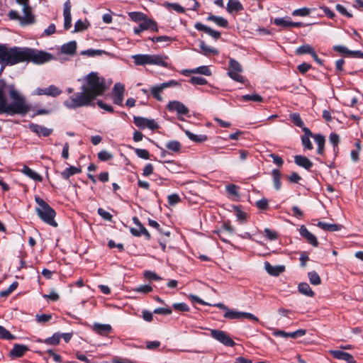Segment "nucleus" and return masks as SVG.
<instances>
[{
	"label": "nucleus",
	"instance_id": "obj_1",
	"mask_svg": "<svg viewBox=\"0 0 363 363\" xmlns=\"http://www.w3.org/2000/svg\"><path fill=\"white\" fill-rule=\"evenodd\" d=\"M79 81L83 82L81 91L74 93L63 102L67 109L94 106V99L106 90L105 79L97 72H91Z\"/></svg>",
	"mask_w": 363,
	"mask_h": 363
},
{
	"label": "nucleus",
	"instance_id": "obj_54",
	"mask_svg": "<svg viewBox=\"0 0 363 363\" xmlns=\"http://www.w3.org/2000/svg\"><path fill=\"white\" fill-rule=\"evenodd\" d=\"M98 214L104 220L111 221L113 216L102 208H99L97 210Z\"/></svg>",
	"mask_w": 363,
	"mask_h": 363
},
{
	"label": "nucleus",
	"instance_id": "obj_59",
	"mask_svg": "<svg viewBox=\"0 0 363 363\" xmlns=\"http://www.w3.org/2000/svg\"><path fill=\"white\" fill-rule=\"evenodd\" d=\"M125 91V86L121 83H116L114 84L113 94L118 95H123Z\"/></svg>",
	"mask_w": 363,
	"mask_h": 363
},
{
	"label": "nucleus",
	"instance_id": "obj_37",
	"mask_svg": "<svg viewBox=\"0 0 363 363\" xmlns=\"http://www.w3.org/2000/svg\"><path fill=\"white\" fill-rule=\"evenodd\" d=\"M129 18L136 23H139L143 20H145V18L147 17V15L142 12L138 11H132L128 13Z\"/></svg>",
	"mask_w": 363,
	"mask_h": 363
},
{
	"label": "nucleus",
	"instance_id": "obj_61",
	"mask_svg": "<svg viewBox=\"0 0 363 363\" xmlns=\"http://www.w3.org/2000/svg\"><path fill=\"white\" fill-rule=\"evenodd\" d=\"M173 308L178 311L187 312L189 311V307L185 303H174Z\"/></svg>",
	"mask_w": 363,
	"mask_h": 363
},
{
	"label": "nucleus",
	"instance_id": "obj_34",
	"mask_svg": "<svg viewBox=\"0 0 363 363\" xmlns=\"http://www.w3.org/2000/svg\"><path fill=\"white\" fill-rule=\"evenodd\" d=\"M272 175L273 177V183L276 190L279 191L281 186V172L279 169H273L272 172Z\"/></svg>",
	"mask_w": 363,
	"mask_h": 363
},
{
	"label": "nucleus",
	"instance_id": "obj_42",
	"mask_svg": "<svg viewBox=\"0 0 363 363\" xmlns=\"http://www.w3.org/2000/svg\"><path fill=\"white\" fill-rule=\"evenodd\" d=\"M242 100L243 101H252L255 102L261 103L263 101V98L257 94H246L242 96Z\"/></svg>",
	"mask_w": 363,
	"mask_h": 363
},
{
	"label": "nucleus",
	"instance_id": "obj_17",
	"mask_svg": "<svg viewBox=\"0 0 363 363\" xmlns=\"http://www.w3.org/2000/svg\"><path fill=\"white\" fill-rule=\"evenodd\" d=\"M63 16L65 29L68 30L72 25L71 3L69 0L64 4Z\"/></svg>",
	"mask_w": 363,
	"mask_h": 363
},
{
	"label": "nucleus",
	"instance_id": "obj_12",
	"mask_svg": "<svg viewBox=\"0 0 363 363\" xmlns=\"http://www.w3.org/2000/svg\"><path fill=\"white\" fill-rule=\"evenodd\" d=\"M133 123L140 129L147 128L155 130L159 128V125L154 119H149L141 116H133Z\"/></svg>",
	"mask_w": 363,
	"mask_h": 363
},
{
	"label": "nucleus",
	"instance_id": "obj_29",
	"mask_svg": "<svg viewBox=\"0 0 363 363\" xmlns=\"http://www.w3.org/2000/svg\"><path fill=\"white\" fill-rule=\"evenodd\" d=\"M82 172L80 168L71 166L68 168H66L63 172H62L61 175L63 179H68L71 176L79 174Z\"/></svg>",
	"mask_w": 363,
	"mask_h": 363
},
{
	"label": "nucleus",
	"instance_id": "obj_18",
	"mask_svg": "<svg viewBox=\"0 0 363 363\" xmlns=\"http://www.w3.org/2000/svg\"><path fill=\"white\" fill-rule=\"evenodd\" d=\"M194 28L201 31H203L215 40H218L220 37V33L208 27L200 22H197L194 25Z\"/></svg>",
	"mask_w": 363,
	"mask_h": 363
},
{
	"label": "nucleus",
	"instance_id": "obj_19",
	"mask_svg": "<svg viewBox=\"0 0 363 363\" xmlns=\"http://www.w3.org/2000/svg\"><path fill=\"white\" fill-rule=\"evenodd\" d=\"M304 135L301 137V143L305 150H311L313 148L310 138H312L313 133L308 128H303Z\"/></svg>",
	"mask_w": 363,
	"mask_h": 363
},
{
	"label": "nucleus",
	"instance_id": "obj_56",
	"mask_svg": "<svg viewBox=\"0 0 363 363\" xmlns=\"http://www.w3.org/2000/svg\"><path fill=\"white\" fill-rule=\"evenodd\" d=\"M136 155L142 159L148 160L150 158V153L145 149L136 148L135 150Z\"/></svg>",
	"mask_w": 363,
	"mask_h": 363
},
{
	"label": "nucleus",
	"instance_id": "obj_46",
	"mask_svg": "<svg viewBox=\"0 0 363 363\" xmlns=\"http://www.w3.org/2000/svg\"><path fill=\"white\" fill-rule=\"evenodd\" d=\"M16 337L12 335L4 327L0 325V339L3 340H14Z\"/></svg>",
	"mask_w": 363,
	"mask_h": 363
},
{
	"label": "nucleus",
	"instance_id": "obj_10",
	"mask_svg": "<svg viewBox=\"0 0 363 363\" xmlns=\"http://www.w3.org/2000/svg\"><path fill=\"white\" fill-rule=\"evenodd\" d=\"M150 30L157 32L158 26L155 21L146 17L145 20H143L138 23V26L133 28V32L135 35H140L144 30Z\"/></svg>",
	"mask_w": 363,
	"mask_h": 363
},
{
	"label": "nucleus",
	"instance_id": "obj_62",
	"mask_svg": "<svg viewBox=\"0 0 363 363\" xmlns=\"http://www.w3.org/2000/svg\"><path fill=\"white\" fill-rule=\"evenodd\" d=\"M256 206L259 209V210H266L268 208V206H269V203H268V200L265 198H263L260 200H258L256 201Z\"/></svg>",
	"mask_w": 363,
	"mask_h": 363
},
{
	"label": "nucleus",
	"instance_id": "obj_52",
	"mask_svg": "<svg viewBox=\"0 0 363 363\" xmlns=\"http://www.w3.org/2000/svg\"><path fill=\"white\" fill-rule=\"evenodd\" d=\"M311 13V9L308 8H301L296 9L292 12L293 16H306Z\"/></svg>",
	"mask_w": 363,
	"mask_h": 363
},
{
	"label": "nucleus",
	"instance_id": "obj_41",
	"mask_svg": "<svg viewBox=\"0 0 363 363\" xmlns=\"http://www.w3.org/2000/svg\"><path fill=\"white\" fill-rule=\"evenodd\" d=\"M290 118L291 121L294 123V124L299 128H301L302 129L303 128H306L304 126V123L302 121L300 114L298 113H293L290 114Z\"/></svg>",
	"mask_w": 363,
	"mask_h": 363
},
{
	"label": "nucleus",
	"instance_id": "obj_20",
	"mask_svg": "<svg viewBox=\"0 0 363 363\" xmlns=\"http://www.w3.org/2000/svg\"><path fill=\"white\" fill-rule=\"evenodd\" d=\"M294 162L299 167L309 170L313 165V162L306 157L303 155H296Z\"/></svg>",
	"mask_w": 363,
	"mask_h": 363
},
{
	"label": "nucleus",
	"instance_id": "obj_8",
	"mask_svg": "<svg viewBox=\"0 0 363 363\" xmlns=\"http://www.w3.org/2000/svg\"><path fill=\"white\" fill-rule=\"evenodd\" d=\"M242 72V67L240 62L235 59L230 58L229 60L228 75L235 82L244 83L245 77L241 74Z\"/></svg>",
	"mask_w": 363,
	"mask_h": 363
},
{
	"label": "nucleus",
	"instance_id": "obj_27",
	"mask_svg": "<svg viewBox=\"0 0 363 363\" xmlns=\"http://www.w3.org/2000/svg\"><path fill=\"white\" fill-rule=\"evenodd\" d=\"M77 50V43L75 41H70L64 44L61 48V52L63 54L74 55Z\"/></svg>",
	"mask_w": 363,
	"mask_h": 363
},
{
	"label": "nucleus",
	"instance_id": "obj_26",
	"mask_svg": "<svg viewBox=\"0 0 363 363\" xmlns=\"http://www.w3.org/2000/svg\"><path fill=\"white\" fill-rule=\"evenodd\" d=\"M207 21H212L215 23L216 25H218L220 27L222 28H227L228 26V21L221 16H217L213 14H209L207 17Z\"/></svg>",
	"mask_w": 363,
	"mask_h": 363
},
{
	"label": "nucleus",
	"instance_id": "obj_6",
	"mask_svg": "<svg viewBox=\"0 0 363 363\" xmlns=\"http://www.w3.org/2000/svg\"><path fill=\"white\" fill-rule=\"evenodd\" d=\"M52 55L42 50H38L28 48L23 49V62H31L34 64L41 65L50 61Z\"/></svg>",
	"mask_w": 363,
	"mask_h": 363
},
{
	"label": "nucleus",
	"instance_id": "obj_22",
	"mask_svg": "<svg viewBox=\"0 0 363 363\" xmlns=\"http://www.w3.org/2000/svg\"><path fill=\"white\" fill-rule=\"evenodd\" d=\"M21 172L35 182H41L43 181V177L41 175L26 165L23 166V169H21Z\"/></svg>",
	"mask_w": 363,
	"mask_h": 363
},
{
	"label": "nucleus",
	"instance_id": "obj_32",
	"mask_svg": "<svg viewBox=\"0 0 363 363\" xmlns=\"http://www.w3.org/2000/svg\"><path fill=\"white\" fill-rule=\"evenodd\" d=\"M317 225L321 229L330 232H335L340 230V226L337 224H330L320 221L318 223Z\"/></svg>",
	"mask_w": 363,
	"mask_h": 363
},
{
	"label": "nucleus",
	"instance_id": "obj_30",
	"mask_svg": "<svg viewBox=\"0 0 363 363\" xmlns=\"http://www.w3.org/2000/svg\"><path fill=\"white\" fill-rule=\"evenodd\" d=\"M186 135L193 142L195 143H202L207 140V136L206 135H197L191 133L189 130H185Z\"/></svg>",
	"mask_w": 363,
	"mask_h": 363
},
{
	"label": "nucleus",
	"instance_id": "obj_36",
	"mask_svg": "<svg viewBox=\"0 0 363 363\" xmlns=\"http://www.w3.org/2000/svg\"><path fill=\"white\" fill-rule=\"evenodd\" d=\"M60 338L61 335L56 333L52 337L45 339L43 342L48 345H57L60 343ZM38 342H43V340H38Z\"/></svg>",
	"mask_w": 363,
	"mask_h": 363
},
{
	"label": "nucleus",
	"instance_id": "obj_9",
	"mask_svg": "<svg viewBox=\"0 0 363 363\" xmlns=\"http://www.w3.org/2000/svg\"><path fill=\"white\" fill-rule=\"evenodd\" d=\"M167 108L170 112H176L177 118L180 121H183V116L187 115L189 111V108L179 101H169L167 105Z\"/></svg>",
	"mask_w": 363,
	"mask_h": 363
},
{
	"label": "nucleus",
	"instance_id": "obj_47",
	"mask_svg": "<svg viewBox=\"0 0 363 363\" xmlns=\"http://www.w3.org/2000/svg\"><path fill=\"white\" fill-rule=\"evenodd\" d=\"M18 287V282H13L8 289L0 291V297L9 296Z\"/></svg>",
	"mask_w": 363,
	"mask_h": 363
},
{
	"label": "nucleus",
	"instance_id": "obj_31",
	"mask_svg": "<svg viewBox=\"0 0 363 363\" xmlns=\"http://www.w3.org/2000/svg\"><path fill=\"white\" fill-rule=\"evenodd\" d=\"M329 140H330V143L333 146V152H334L335 155L336 156L339 152L338 144L340 143V137L337 133H330V135L329 136Z\"/></svg>",
	"mask_w": 363,
	"mask_h": 363
},
{
	"label": "nucleus",
	"instance_id": "obj_64",
	"mask_svg": "<svg viewBox=\"0 0 363 363\" xmlns=\"http://www.w3.org/2000/svg\"><path fill=\"white\" fill-rule=\"evenodd\" d=\"M56 31L55 25L54 23H51L42 33L41 36H50L55 33Z\"/></svg>",
	"mask_w": 363,
	"mask_h": 363
},
{
	"label": "nucleus",
	"instance_id": "obj_60",
	"mask_svg": "<svg viewBox=\"0 0 363 363\" xmlns=\"http://www.w3.org/2000/svg\"><path fill=\"white\" fill-rule=\"evenodd\" d=\"M356 147L357 148L352 150L350 152L351 158L354 162H357L359 160V155L361 149L359 143H356Z\"/></svg>",
	"mask_w": 363,
	"mask_h": 363
},
{
	"label": "nucleus",
	"instance_id": "obj_21",
	"mask_svg": "<svg viewBox=\"0 0 363 363\" xmlns=\"http://www.w3.org/2000/svg\"><path fill=\"white\" fill-rule=\"evenodd\" d=\"M93 330L101 335H106L111 332L112 328L109 324H101L95 323L93 325Z\"/></svg>",
	"mask_w": 363,
	"mask_h": 363
},
{
	"label": "nucleus",
	"instance_id": "obj_43",
	"mask_svg": "<svg viewBox=\"0 0 363 363\" xmlns=\"http://www.w3.org/2000/svg\"><path fill=\"white\" fill-rule=\"evenodd\" d=\"M223 317L228 319H242V312L228 308L224 313Z\"/></svg>",
	"mask_w": 363,
	"mask_h": 363
},
{
	"label": "nucleus",
	"instance_id": "obj_28",
	"mask_svg": "<svg viewBox=\"0 0 363 363\" xmlns=\"http://www.w3.org/2000/svg\"><path fill=\"white\" fill-rule=\"evenodd\" d=\"M274 23L277 26L288 28H291V19L289 16L283 18H276L274 20Z\"/></svg>",
	"mask_w": 363,
	"mask_h": 363
},
{
	"label": "nucleus",
	"instance_id": "obj_51",
	"mask_svg": "<svg viewBox=\"0 0 363 363\" xmlns=\"http://www.w3.org/2000/svg\"><path fill=\"white\" fill-rule=\"evenodd\" d=\"M133 223L137 225L138 226L139 228L141 229V230L143 232V235L145 236V238L147 239V240H150V234L149 233V232L147 230V229L143 225V224L140 223V221L139 220V219L137 218V217H133Z\"/></svg>",
	"mask_w": 363,
	"mask_h": 363
},
{
	"label": "nucleus",
	"instance_id": "obj_63",
	"mask_svg": "<svg viewBox=\"0 0 363 363\" xmlns=\"http://www.w3.org/2000/svg\"><path fill=\"white\" fill-rule=\"evenodd\" d=\"M135 291L142 294H147L152 291V287L150 285H141L134 289Z\"/></svg>",
	"mask_w": 363,
	"mask_h": 363
},
{
	"label": "nucleus",
	"instance_id": "obj_7",
	"mask_svg": "<svg viewBox=\"0 0 363 363\" xmlns=\"http://www.w3.org/2000/svg\"><path fill=\"white\" fill-rule=\"evenodd\" d=\"M23 16H21L18 11L15 10H11L8 13L7 16L10 20L18 21L19 24L22 26L31 25L35 23V16L33 14L31 7L27 6L22 9Z\"/></svg>",
	"mask_w": 363,
	"mask_h": 363
},
{
	"label": "nucleus",
	"instance_id": "obj_4",
	"mask_svg": "<svg viewBox=\"0 0 363 363\" xmlns=\"http://www.w3.org/2000/svg\"><path fill=\"white\" fill-rule=\"evenodd\" d=\"M134 63L138 66L157 65L164 67H168L167 56L162 55L138 54L133 55Z\"/></svg>",
	"mask_w": 363,
	"mask_h": 363
},
{
	"label": "nucleus",
	"instance_id": "obj_39",
	"mask_svg": "<svg viewBox=\"0 0 363 363\" xmlns=\"http://www.w3.org/2000/svg\"><path fill=\"white\" fill-rule=\"evenodd\" d=\"M313 51V48L310 45L306 44L298 47L296 50V54L298 55H301L304 54L311 55Z\"/></svg>",
	"mask_w": 363,
	"mask_h": 363
},
{
	"label": "nucleus",
	"instance_id": "obj_44",
	"mask_svg": "<svg viewBox=\"0 0 363 363\" xmlns=\"http://www.w3.org/2000/svg\"><path fill=\"white\" fill-rule=\"evenodd\" d=\"M166 147L174 152H178L181 149V144L177 140H170L166 144Z\"/></svg>",
	"mask_w": 363,
	"mask_h": 363
},
{
	"label": "nucleus",
	"instance_id": "obj_57",
	"mask_svg": "<svg viewBox=\"0 0 363 363\" xmlns=\"http://www.w3.org/2000/svg\"><path fill=\"white\" fill-rule=\"evenodd\" d=\"M333 49L337 52L350 57V50L344 45H334Z\"/></svg>",
	"mask_w": 363,
	"mask_h": 363
},
{
	"label": "nucleus",
	"instance_id": "obj_48",
	"mask_svg": "<svg viewBox=\"0 0 363 363\" xmlns=\"http://www.w3.org/2000/svg\"><path fill=\"white\" fill-rule=\"evenodd\" d=\"M149 39L154 43H170L173 38L167 35H162L158 37H150Z\"/></svg>",
	"mask_w": 363,
	"mask_h": 363
},
{
	"label": "nucleus",
	"instance_id": "obj_55",
	"mask_svg": "<svg viewBox=\"0 0 363 363\" xmlns=\"http://www.w3.org/2000/svg\"><path fill=\"white\" fill-rule=\"evenodd\" d=\"M98 158L101 161H108L113 158L112 154L106 150H101L98 153Z\"/></svg>",
	"mask_w": 363,
	"mask_h": 363
},
{
	"label": "nucleus",
	"instance_id": "obj_45",
	"mask_svg": "<svg viewBox=\"0 0 363 363\" xmlns=\"http://www.w3.org/2000/svg\"><path fill=\"white\" fill-rule=\"evenodd\" d=\"M308 276L311 284L319 285L320 284L321 279L318 273L315 271L308 272Z\"/></svg>",
	"mask_w": 363,
	"mask_h": 363
},
{
	"label": "nucleus",
	"instance_id": "obj_23",
	"mask_svg": "<svg viewBox=\"0 0 363 363\" xmlns=\"http://www.w3.org/2000/svg\"><path fill=\"white\" fill-rule=\"evenodd\" d=\"M28 350L26 345L15 344L13 349L10 351V355L13 357H21Z\"/></svg>",
	"mask_w": 363,
	"mask_h": 363
},
{
	"label": "nucleus",
	"instance_id": "obj_14",
	"mask_svg": "<svg viewBox=\"0 0 363 363\" xmlns=\"http://www.w3.org/2000/svg\"><path fill=\"white\" fill-rule=\"evenodd\" d=\"M28 128L32 132L35 133L39 137H48L53 132L52 128H48L33 123H30L28 125Z\"/></svg>",
	"mask_w": 363,
	"mask_h": 363
},
{
	"label": "nucleus",
	"instance_id": "obj_50",
	"mask_svg": "<svg viewBox=\"0 0 363 363\" xmlns=\"http://www.w3.org/2000/svg\"><path fill=\"white\" fill-rule=\"evenodd\" d=\"M104 51L101 50L89 49L81 52L82 55H86L88 57H94L96 55H101Z\"/></svg>",
	"mask_w": 363,
	"mask_h": 363
},
{
	"label": "nucleus",
	"instance_id": "obj_40",
	"mask_svg": "<svg viewBox=\"0 0 363 363\" xmlns=\"http://www.w3.org/2000/svg\"><path fill=\"white\" fill-rule=\"evenodd\" d=\"M200 48L202 51V53L206 55H208L211 54H218V50L213 48H211L207 45L204 41H201L200 43Z\"/></svg>",
	"mask_w": 363,
	"mask_h": 363
},
{
	"label": "nucleus",
	"instance_id": "obj_16",
	"mask_svg": "<svg viewBox=\"0 0 363 363\" xmlns=\"http://www.w3.org/2000/svg\"><path fill=\"white\" fill-rule=\"evenodd\" d=\"M299 232L301 235L313 247H317L318 245V242L316 237L313 233L309 232L304 225H301Z\"/></svg>",
	"mask_w": 363,
	"mask_h": 363
},
{
	"label": "nucleus",
	"instance_id": "obj_3",
	"mask_svg": "<svg viewBox=\"0 0 363 363\" xmlns=\"http://www.w3.org/2000/svg\"><path fill=\"white\" fill-rule=\"evenodd\" d=\"M23 49L16 46L9 47L6 44L0 45V65L2 68L23 62Z\"/></svg>",
	"mask_w": 363,
	"mask_h": 363
},
{
	"label": "nucleus",
	"instance_id": "obj_24",
	"mask_svg": "<svg viewBox=\"0 0 363 363\" xmlns=\"http://www.w3.org/2000/svg\"><path fill=\"white\" fill-rule=\"evenodd\" d=\"M264 269L268 274L272 276H278L284 271V266H272L268 262H264Z\"/></svg>",
	"mask_w": 363,
	"mask_h": 363
},
{
	"label": "nucleus",
	"instance_id": "obj_13",
	"mask_svg": "<svg viewBox=\"0 0 363 363\" xmlns=\"http://www.w3.org/2000/svg\"><path fill=\"white\" fill-rule=\"evenodd\" d=\"M211 335L225 346L233 347L235 345V342L224 331L215 329L211 330Z\"/></svg>",
	"mask_w": 363,
	"mask_h": 363
},
{
	"label": "nucleus",
	"instance_id": "obj_49",
	"mask_svg": "<svg viewBox=\"0 0 363 363\" xmlns=\"http://www.w3.org/2000/svg\"><path fill=\"white\" fill-rule=\"evenodd\" d=\"M195 74H201L206 76H211V71L208 66H200L194 69Z\"/></svg>",
	"mask_w": 363,
	"mask_h": 363
},
{
	"label": "nucleus",
	"instance_id": "obj_33",
	"mask_svg": "<svg viewBox=\"0 0 363 363\" xmlns=\"http://www.w3.org/2000/svg\"><path fill=\"white\" fill-rule=\"evenodd\" d=\"M298 289V291L303 295L309 297L314 296V292L312 291L311 288L307 283L303 282L299 284Z\"/></svg>",
	"mask_w": 363,
	"mask_h": 363
},
{
	"label": "nucleus",
	"instance_id": "obj_15",
	"mask_svg": "<svg viewBox=\"0 0 363 363\" xmlns=\"http://www.w3.org/2000/svg\"><path fill=\"white\" fill-rule=\"evenodd\" d=\"M329 352L336 359L344 360L347 363H356L354 357L347 352L341 350H330Z\"/></svg>",
	"mask_w": 363,
	"mask_h": 363
},
{
	"label": "nucleus",
	"instance_id": "obj_35",
	"mask_svg": "<svg viewBox=\"0 0 363 363\" xmlns=\"http://www.w3.org/2000/svg\"><path fill=\"white\" fill-rule=\"evenodd\" d=\"M163 90L164 89H163L162 86H161V84H159V85L152 86L150 89V91L152 96L155 99L161 101H162V97L161 94L163 91Z\"/></svg>",
	"mask_w": 363,
	"mask_h": 363
},
{
	"label": "nucleus",
	"instance_id": "obj_5",
	"mask_svg": "<svg viewBox=\"0 0 363 363\" xmlns=\"http://www.w3.org/2000/svg\"><path fill=\"white\" fill-rule=\"evenodd\" d=\"M35 201L38 205L35 211L40 218L45 223L56 227L57 224L55 220L56 213L54 209L39 196H35Z\"/></svg>",
	"mask_w": 363,
	"mask_h": 363
},
{
	"label": "nucleus",
	"instance_id": "obj_25",
	"mask_svg": "<svg viewBox=\"0 0 363 363\" xmlns=\"http://www.w3.org/2000/svg\"><path fill=\"white\" fill-rule=\"evenodd\" d=\"M243 6L239 0H228L227 11L228 13L238 12L243 10Z\"/></svg>",
	"mask_w": 363,
	"mask_h": 363
},
{
	"label": "nucleus",
	"instance_id": "obj_58",
	"mask_svg": "<svg viewBox=\"0 0 363 363\" xmlns=\"http://www.w3.org/2000/svg\"><path fill=\"white\" fill-rule=\"evenodd\" d=\"M35 318L38 323H45L50 321L52 319V315L50 314H37Z\"/></svg>",
	"mask_w": 363,
	"mask_h": 363
},
{
	"label": "nucleus",
	"instance_id": "obj_38",
	"mask_svg": "<svg viewBox=\"0 0 363 363\" xmlns=\"http://www.w3.org/2000/svg\"><path fill=\"white\" fill-rule=\"evenodd\" d=\"M163 6L167 9H173L179 13H183L185 12L184 8L177 3L165 2L163 4Z\"/></svg>",
	"mask_w": 363,
	"mask_h": 363
},
{
	"label": "nucleus",
	"instance_id": "obj_2",
	"mask_svg": "<svg viewBox=\"0 0 363 363\" xmlns=\"http://www.w3.org/2000/svg\"><path fill=\"white\" fill-rule=\"evenodd\" d=\"M5 87V82L0 80V114L6 113L9 116L26 114L30 111V106L26 103V99L11 85L9 96L13 103L8 104L4 95Z\"/></svg>",
	"mask_w": 363,
	"mask_h": 363
},
{
	"label": "nucleus",
	"instance_id": "obj_53",
	"mask_svg": "<svg viewBox=\"0 0 363 363\" xmlns=\"http://www.w3.org/2000/svg\"><path fill=\"white\" fill-rule=\"evenodd\" d=\"M189 82L194 85H204L207 84V80L201 77H192Z\"/></svg>",
	"mask_w": 363,
	"mask_h": 363
},
{
	"label": "nucleus",
	"instance_id": "obj_11",
	"mask_svg": "<svg viewBox=\"0 0 363 363\" xmlns=\"http://www.w3.org/2000/svg\"><path fill=\"white\" fill-rule=\"evenodd\" d=\"M62 93V91L54 84H51L48 87H38L33 92V96H43L57 97Z\"/></svg>",
	"mask_w": 363,
	"mask_h": 363
}]
</instances>
